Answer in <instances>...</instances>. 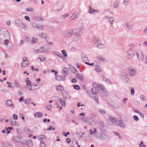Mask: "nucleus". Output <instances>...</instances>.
<instances>
[{
    "mask_svg": "<svg viewBox=\"0 0 147 147\" xmlns=\"http://www.w3.org/2000/svg\"><path fill=\"white\" fill-rule=\"evenodd\" d=\"M24 18L28 22H30V17L28 16H25L24 17Z\"/></svg>",
    "mask_w": 147,
    "mask_h": 147,
    "instance_id": "58",
    "label": "nucleus"
},
{
    "mask_svg": "<svg viewBox=\"0 0 147 147\" xmlns=\"http://www.w3.org/2000/svg\"><path fill=\"white\" fill-rule=\"evenodd\" d=\"M62 94L65 100H70L69 95V94L66 92L64 91L63 92Z\"/></svg>",
    "mask_w": 147,
    "mask_h": 147,
    "instance_id": "12",
    "label": "nucleus"
},
{
    "mask_svg": "<svg viewBox=\"0 0 147 147\" xmlns=\"http://www.w3.org/2000/svg\"><path fill=\"white\" fill-rule=\"evenodd\" d=\"M39 50L40 51H42L41 52L42 53H45L46 51V50H45L44 49V48L43 47H41L39 48Z\"/></svg>",
    "mask_w": 147,
    "mask_h": 147,
    "instance_id": "50",
    "label": "nucleus"
},
{
    "mask_svg": "<svg viewBox=\"0 0 147 147\" xmlns=\"http://www.w3.org/2000/svg\"><path fill=\"white\" fill-rule=\"evenodd\" d=\"M60 98L58 96H55L53 97V100L55 101H57L59 100Z\"/></svg>",
    "mask_w": 147,
    "mask_h": 147,
    "instance_id": "51",
    "label": "nucleus"
},
{
    "mask_svg": "<svg viewBox=\"0 0 147 147\" xmlns=\"http://www.w3.org/2000/svg\"><path fill=\"white\" fill-rule=\"evenodd\" d=\"M91 93L92 94L90 95V96L91 97L94 98L97 103H98V99L96 94L97 93H93L92 92Z\"/></svg>",
    "mask_w": 147,
    "mask_h": 147,
    "instance_id": "15",
    "label": "nucleus"
},
{
    "mask_svg": "<svg viewBox=\"0 0 147 147\" xmlns=\"http://www.w3.org/2000/svg\"><path fill=\"white\" fill-rule=\"evenodd\" d=\"M37 41V39L35 38H33V39L31 41L30 43L31 44H32L34 43H36Z\"/></svg>",
    "mask_w": 147,
    "mask_h": 147,
    "instance_id": "41",
    "label": "nucleus"
},
{
    "mask_svg": "<svg viewBox=\"0 0 147 147\" xmlns=\"http://www.w3.org/2000/svg\"><path fill=\"white\" fill-rule=\"evenodd\" d=\"M119 123L120 126L123 127H124V125L123 122L121 121H119Z\"/></svg>",
    "mask_w": 147,
    "mask_h": 147,
    "instance_id": "52",
    "label": "nucleus"
},
{
    "mask_svg": "<svg viewBox=\"0 0 147 147\" xmlns=\"http://www.w3.org/2000/svg\"><path fill=\"white\" fill-rule=\"evenodd\" d=\"M38 36L40 38H44L45 37L46 35L45 34H44L42 33H40L38 34Z\"/></svg>",
    "mask_w": 147,
    "mask_h": 147,
    "instance_id": "38",
    "label": "nucleus"
},
{
    "mask_svg": "<svg viewBox=\"0 0 147 147\" xmlns=\"http://www.w3.org/2000/svg\"><path fill=\"white\" fill-rule=\"evenodd\" d=\"M68 71L67 68L65 67L63 69V74H66L68 73Z\"/></svg>",
    "mask_w": 147,
    "mask_h": 147,
    "instance_id": "36",
    "label": "nucleus"
},
{
    "mask_svg": "<svg viewBox=\"0 0 147 147\" xmlns=\"http://www.w3.org/2000/svg\"><path fill=\"white\" fill-rule=\"evenodd\" d=\"M73 30V29H71L65 31L63 33V36L66 37H71L74 34Z\"/></svg>",
    "mask_w": 147,
    "mask_h": 147,
    "instance_id": "5",
    "label": "nucleus"
},
{
    "mask_svg": "<svg viewBox=\"0 0 147 147\" xmlns=\"http://www.w3.org/2000/svg\"><path fill=\"white\" fill-rule=\"evenodd\" d=\"M2 146V147H12L11 144L7 142H3Z\"/></svg>",
    "mask_w": 147,
    "mask_h": 147,
    "instance_id": "18",
    "label": "nucleus"
},
{
    "mask_svg": "<svg viewBox=\"0 0 147 147\" xmlns=\"http://www.w3.org/2000/svg\"><path fill=\"white\" fill-rule=\"evenodd\" d=\"M118 2L117 1H115L114 2V4L113 5V7L114 8H116L117 7Z\"/></svg>",
    "mask_w": 147,
    "mask_h": 147,
    "instance_id": "55",
    "label": "nucleus"
},
{
    "mask_svg": "<svg viewBox=\"0 0 147 147\" xmlns=\"http://www.w3.org/2000/svg\"><path fill=\"white\" fill-rule=\"evenodd\" d=\"M31 99L30 98H28L25 100L24 103L26 105H28L30 104L31 101Z\"/></svg>",
    "mask_w": 147,
    "mask_h": 147,
    "instance_id": "34",
    "label": "nucleus"
},
{
    "mask_svg": "<svg viewBox=\"0 0 147 147\" xmlns=\"http://www.w3.org/2000/svg\"><path fill=\"white\" fill-rule=\"evenodd\" d=\"M86 119H87V123H86L91 124L92 121L91 120L92 118L91 117H86Z\"/></svg>",
    "mask_w": 147,
    "mask_h": 147,
    "instance_id": "35",
    "label": "nucleus"
},
{
    "mask_svg": "<svg viewBox=\"0 0 147 147\" xmlns=\"http://www.w3.org/2000/svg\"><path fill=\"white\" fill-rule=\"evenodd\" d=\"M140 98L144 102H146V98L143 95H142L140 96Z\"/></svg>",
    "mask_w": 147,
    "mask_h": 147,
    "instance_id": "42",
    "label": "nucleus"
},
{
    "mask_svg": "<svg viewBox=\"0 0 147 147\" xmlns=\"http://www.w3.org/2000/svg\"><path fill=\"white\" fill-rule=\"evenodd\" d=\"M80 39V36L79 34L77 32H75L74 35L71 38L72 41H77Z\"/></svg>",
    "mask_w": 147,
    "mask_h": 147,
    "instance_id": "9",
    "label": "nucleus"
},
{
    "mask_svg": "<svg viewBox=\"0 0 147 147\" xmlns=\"http://www.w3.org/2000/svg\"><path fill=\"white\" fill-rule=\"evenodd\" d=\"M45 137H46V136L45 135H40L39 136H38V140H39L41 141V140H43V139H44L45 138Z\"/></svg>",
    "mask_w": 147,
    "mask_h": 147,
    "instance_id": "27",
    "label": "nucleus"
},
{
    "mask_svg": "<svg viewBox=\"0 0 147 147\" xmlns=\"http://www.w3.org/2000/svg\"><path fill=\"white\" fill-rule=\"evenodd\" d=\"M100 63L98 61H96L95 62V67H100Z\"/></svg>",
    "mask_w": 147,
    "mask_h": 147,
    "instance_id": "44",
    "label": "nucleus"
},
{
    "mask_svg": "<svg viewBox=\"0 0 147 147\" xmlns=\"http://www.w3.org/2000/svg\"><path fill=\"white\" fill-rule=\"evenodd\" d=\"M125 26L129 30L132 29L133 28V26L132 24H130L128 23L125 25Z\"/></svg>",
    "mask_w": 147,
    "mask_h": 147,
    "instance_id": "33",
    "label": "nucleus"
},
{
    "mask_svg": "<svg viewBox=\"0 0 147 147\" xmlns=\"http://www.w3.org/2000/svg\"><path fill=\"white\" fill-rule=\"evenodd\" d=\"M24 132L27 134H29L31 133V131L28 128H26L24 129Z\"/></svg>",
    "mask_w": 147,
    "mask_h": 147,
    "instance_id": "37",
    "label": "nucleus"
},
{
    "mask_svg": "<svg viewBox=\"0 0 147 147\" xmlns=\"http://www.w3.org/2000/svg\"><path fill=\"white\" fill-rule=\"evenodd\" d=\"M65 76H57L55 79L56 80L58 81H64L65 80Z\"/></svg>",
    "mask_w": 147,
    "mask_h": 147,
    "instance_id": "16",
    "label": "nucleus"
},
{
    "mask_svg": "<svg viewBox=\"0 0 147 147\" xmlns=\"http://www.w3.org/2000/svg\"><path fill=\"white\" fill-rule=\"evenodd\" d=\"M25 81L27 84V88L29 90H34L37 89L33 86V84L31 83V81L29 80L28 78H26Z\"/></svg>",
    "mask_w": 147,
    "mask_h": 147,
    "instance_id": "3",
    "label": "nucleus"
},
{
    "mask_svg": "<svg viewBox=\"0 0 147 147\" xmlns=\"http://www.w3.org/2000/svg\"><path fill=\"white\" fill-rule=\"evenodd\" d=\"M93 43L97 45V47L99 49H102L105 48L104 45L102 44L98 38H95L92 40Z\"/></svg>",
    "mask_w": 147,
    "mask_h": 147,
    "instance_id": "1",
    "label": "nucleus"
},
{
    "mask_svg": "<svg viewBox=\"0 0 147 147\" xmlns=\"http://www.w3.org/2000/svg\"><path fill=\"white\" fill-rule=\"evenodd\" d=\"M40 146L41 147H45V145L44 142L43 141H41L40 143Z\"/></svg>",
    "mask_w": 147,
    "mask_h": 147,
    "instance_id": "47",
    "label": "nucleus"
},
{
    "mask_svg": "<svg viewBox=\"0 0 147 147\" xmlns=\"http://www.w3.org/2000/svg\"><path fill=\"white\" fill-rule=\"evenodd\" d=\"M99 136H96V138H100L101 136H105V134H100V133H99Z\"/></svg>",
    "mask_w": 147,
    "mask_h": 147,
    "instance_id": "53",
    "label": "nucleus"
},
{
    "mask_svg": "<svg viewBox=\"0 0 147 147\" xmlns=\"http://www.w3.org/2000/svg\"><path fill=\"white\" fill-rule=\"evenodd\" d=\"M36 20L38 21H42L43 20V19L39 17H37L36 18Z\"/></svg>",
    "mask_w": 147,
    "mask_h": 147,
    "instance_id": "60",
    "label": "nucleus"
},
{
    "mask_svg": "<svg viewBox=\"0 0 147 147\" xmlns=\"http://www.w3.org/2000/svg\"><path fill=\"white\" fill-rule=\"evenodd\" d=\"M99 112L102 114H104L106 113V111L105 110L103 109H100L99 110Z\"/></svg>",
    "mask_w": 147,
    "mask_h": 147,
    "instance_id": "43",
    "label": "nucleus"
},
{
    "mask_svg": "<svg viewBox=\"0 0 147 147\" xmlns=\"http://www.w3.org/2000/svg\"><path fill=\"white\" fill-rule=\"evenodd\" d=\"M71 71L72 72L76 75H78V71L74 67Z\"/></svg>",
    "mask_w": 147,
    "mask_h": 147,
    "instance_id": "32",
    "label": "nucleus"
},
{
    "mask_svg": "<svg viewBox=\"0 0 147 147\" xmlns=\"http://www.w3.org/2000/svg\"><path fill=\"white\" fill-rule=\"evenodd\" d=\"M14 85L17 87H20V86L19 85V84L16 81H15L14 83Z\"/></svg>",
    "mask_w": 147,
    "mask_h": 147,
    "instance_id": "59",
    "label": "nucleus"
},
{
    "mask_svg": "<svg viewBox=\"0 0 147 147\" xmlns=\"http://www.w3.org/2000/svg\"><path fill=\"white\" fill-rule=\"evenodd\" d=\"M95 71L98 72H100L101 71V69L100 67H95Z\"/></svg>",
    "mask_w": 147,
    "mask_h": 147,
    "instance_id": "45",
    "label": "nucleus"
},
{
    "mask_svg": "<svg viewBox=\"0 0 147 147\" xmlns=\"http://www.w3.org/2000/svg\"><path fill=\"white\" fill-rule=\"evenodd\" d=\"M113 133L115 136H118L119 139H121L122 138V137L119 135V134L118 133L115 132V131H113Z\"/></svg>",
    "mask_w": 147,
    "mask_h": 147,
    "instance_id": "39",
    "label": "nucleus"
},
{
    "mask_svg": "<svg viewBox=\"0 0 147 147\" xmlns=\"http://www.w3.org/2000/svg\"><path fill=\"white\" fill-rule=\"evenodd\" d=\"M77 75V76H76V77L78 79L81 81H82L84 80V78L83 75L82 74H78Z\"/></svg>",
    "mask_w": 147,
    "mask_h": 147,
    "instance_id": "21",
    "label": "nucleus"
},
{
    "mask_svg": "<svg viewBox=\"0 0 147 147\" xmlns=\"http://www.w3.org/2000/svg\"><path fill=\"white\" fill-rule=\"evenodd\" d=\"M26 10L27 11L30 12H32L34 11L33 9L31 8H27L26 9Z\"/></svg>",
    "mask_w": 147,
    "mask_h": 147,
    "instance_id": "63",
    "label": "nucleus"
},
{
    "mask_svg": "<svg viewBox=\"0 0 147 147\" xmlns=\"http://www.w3.org/2000/svg\"><path fill=\"white\" fill-rule=\"evenodd\" d=\"M61 52L63 55L65 57H66L67 56V54L66 51L64 50H62Z\"/></svg>",
    "mask_w": 147,
    "mask_h": 147,
    "instance_id": "46",
    "label": "nucleus"
},
{
    "mask_svg": "<svg viewBox=\"0 0 147 147\" xmlns=\"http://www.w3.org/2000/svg\"><path fill=\"white\" fill-rule=\"evenodd\" d=\"M129 0H124V3L125 5H127L129 3Z\"/></svg>",
    "mask_w": 147,
    "mask_h": 147,
    "instance_id": "62",
    "label": "nucleus"
},
{
    "mask_svg": "<svg viewBox=\"0 0 147 147\" xmlns=\"http://www.w3.org/2000/svg\"><path fill=\"white\" fill-rule=\"evenodd\" d=\"M97 131V129L95 128H93V131H92V129H90V135H92L93 134H96V132Z\"/></svg>",
    "mask_w": 147,
    "mask_h": 147,
    "instance_id": "31",
    "label": "nucleus"
},
{
    "mask_svg": "<svg viewBox=\"0 0 147 147\" xmlns=\"http://www.w3.org/2000/svg\"><path fill=\"white\" fill-rule=\"evenodd\" d=\"M82 60L86 62V61L88 60V57H87L86 55H82Z\"/></svg>",
    "mask_w": 147,
    "mask_h": 147,
    "instance_id": "30",
    "label": "nucleus"
},
{
    "mask_svg": "<svg viewBox=\"0 0 147 147\" xmlns=\"http://www.w3.org/2000/svg\"><path fill=\"white\" fill-rule=\"evenodd\" d=\"M139 146L140 147H146L145 145L143 144L142 141L140 142Z\"/></svg>",
    "mask_w": 147,
    "mask_h": 147,
    "instance_id": "64",
    "label": "nucleus"
},
{
    "mask_svg": "<svg viewBox=\"0 0 147 147\" xmlns=\"http://www.w3.org/2000/svg\"><path fill=\"white\" fill-rule=\"evenodd\" d=\"M6 105L8 107H13V105H12V102L11 99H8L6 101Z\"/></svg>",
    "mask_w": 147,
    "mask_h": 147,
    "instance_id": "20",
    "label": "nucleus"
},
{
    "mask_svg": "<svg viewBox=\"0 0 147 147\" xmlns=\"http://www.w3.org/2000/svg\"><path fill=\"white\" fill-rule=\"evenodd\" d=\"M73 144H76L77 145H78V142H77L76 141V138H74L73 140Z\"/></svg>",
    "mask_w": 147,
    "mask_h": 147,
    "instance_id": "61",
    "label": "nucleus"
},
{
    "mask_svg": "<svg viewBox=\"0 0 147 147\" xmlns=\"http://www.w3.org/2000/svg\"><path fill=\"white\" fill-rule=\"evenodd\" d=\"M101 85L98 84L97 85L96 83H95L93 84V88L92 89V92L93 93H97L99 92V89H98V87H100Z\"/></svg>",
    "mask_w": 147,
    "mask_h": 147,
    "instance_id": "8",
    "label": "nucleus"
},
{
    "mask_svg": "<svg viewBox=\"0 0 147 147\" xmlns=\"http://www.w3.org/2000/svg\"><path fill=\"white\" fill-rule=\"evenodd\" d=\"M56 89L58 91L63 90H64L63 87L60 85H57L55 86Z\"/></svg>",
    "mask_w": 147,
    "mask_h": 147,
    "instance_id": "22",
    "label": "nucleus"
},
{
    "mask_svg": "<svg viewBox=\"0 0 147 147\" xmlns=\"http://www.w3.org/2000/svg\"><path fill=\"white\" fill-rule=\"evenodd\" d=\"M74 88L78 90L80 89V87L78 85H75L74 86Z\"/></svg>",
    "mask_w": 147,
    "mask_h": 147,
    "instance_id": "56",
    "label": "nucleus"
},
{
    "mask_svg": "<svg viewBox=\"0 0 147 147\" xmlns=\"http://www.w3.org/2000/svg\"><path fill=\"white\" fill-rule=\"evenodd\" d=\"M97 58L100 61L102 62H105L106 61V59L102 57L98 56L97 57Z\"/></svg>",
    "mask_w": 147,
    "mask_h": 147,
    "instance_id": "25",
    "label": "nucleus"
},
{
    "mask_svg": "<svg viewBox=\"0 0 147 147\" xmlns=\"http://www.w3.org/2000/svg\"><path fill=\"white\" fill-rule=\"evenodd\" d=\"M59 101L61 105L62 106L65 107L66 106L65 102L63 99H60Z\"/></svg>",
    "mask_w": 147,
    "mask_h": 147,
    "instance_id": "23",
    "label": "nucleus"
},
{
    "mask_svg": "<svg viewBox=\"0 0 147 147\" xmlns=\"http://www.w3.org/2000/svg\"><path fill=\"white\" fill-rule=\"evenodd\" d=\"M136 55L139 60L142 61L144 59V55L142 51H138L136 53Z\"/></svg>",
    "mask_w": 147,
    "mask_h": 147,
    "instance_id": "10",
    "label": "nucleus"
},
{
    "mask_svg": "<svg viewBox=\"0 0 147 147\" xmlns=\"http://www.w3.org/2000/svg\"><path fill=\"white\" fill-rule=\"evenodd\" d=\"M104 86L102 85H101L100 87H98V89H99L98 92L102 96H106L108 95V93L106 90L104 89Z\"/></svg>",
    "mask_w": 147,
    "mask_h": 147,
    "instance_id": "6",
    "label": "nucleus"
},
{
    "mask_svg": "<svg viewBox=\"0 0 147 147\" xmlns=\"http://www.w3.org/2000/svg\"><path fill=\"white\" fill-rule=\"evenodd\" d=\"M7 36H9L10 38V34L7 30L4 29H0V41L1 39H2Z\"/></svg>",
    "mask_w": 147,
    "mask_h": 147,
    "instance_id": "2",
    "label": "nucleus"
},
{
    "mask_svg": "<svg viewBox=\"0 0 147 147\" xmlns=\"http://www.w3.org/2000/svg\"><path fill=\"white\" fill-rule=\"evenodd\" d=\"M89 10L90 13L93 14H94L95 13L99 12V11L98 10H95L91 7H89Z\"/></svg>",
    "mask_w": 147,
    "mask_h": 147,
    "instance_id": "17",
    "label": "nucleus"
},
{
    "mask_svg": "<svg viewBox=\"0 0 147 147\" xmlns=\"http://www.w3.org/2000/svg\"><path fill=\"white\" fill-rule=\"evenodd\" d=\"M11 124L13 126H15L16 125L17 122L13 120H11L10 121Z\"/></svg>",
    "mask_w": 147,
    "mask_h": 147,
    "instance_id": "48",
    "label": "nucleus"
},
{
    "mask_svg": "<svg viewBox=\"0 0 147 147\" xmlns=\"http://www.w3.org/2000/svg\"><path fill=\"white\" fill-rule=\"evenodd\" d=\"M128 73L129 76L131 77H135L136 76V69L131 67H129L128 68Z\"/></svg>",
    "mask_w": 147,
    "mask_h": 147,
    "instance_id": "7",
    "label": "nucleus"
},
{
    "mask_svg": "<svg viewBox=\"0 0 147 147\" xmlns=\"http://www.w3.org/2000/svg\"><path fill=\"white\" fill-rule=\"evenodd\" d=\"M78 17V15L76 13H73L71 16L70 17L69 20H72Z\"/></svg>",
    "mask_w": 147,
    "mask_h": 147,
    "instance_id": "26",
    "label": "nucleus"
},
{
    "mask_svg": "<svg viewBox=\"0 0 147 147\" xmlns=\"http://www.w3.org/2000/svg\"><path fill=\"white\" fill-rule=\"evenodd\" d=\"M114 20V18L113 17H110L109 18V21L111 24V25H112L113 22Z\"/></svg>",
    "mask_w": 147,
    "mask_h": 147,
    "instance_id": "40",
    "label": "nucleus"
},
{
    "mask_svg": "<svg viewBox=\"0 0 147 147\" xmlns=\"http://www.w3.org/2000/svg\"><path fill=\"white\" fill-rule=\"evenodd\" d=\"M26 145L28 147H32L33 144V143L32 141L31 140L27 141L26 143Z\"/></svg>",
    "mask_w": 147,
    "mask_h": 147,
    "instance_id": "19",
    "label": "nucleus"
},
{
    "mask_svg": "<svg viewBox=\"0 0 147 147\" xmlns=\"http://www.w3.org/2000/svg\"><path fill=\"white\" fill-rule=\"evenodd\" d=\"M135 55V53L131 51H129L127 53V57L128 58L131 59L133 58Z\"/></svg>",
    "mask_w": 147,
    "mask_h": 147,
    "instance_id": "13",
    "label": "nucleus"
},
{
    "mask_svg": "<svg viewBox=\"0 0 147 147\" xmlns=\"http://www.w3.org/2000/svg\"><path fill=\"white\" fill-rule=\"evenodd\" d=\"M134 88H132L131 89V95L132 96H133L134 93Z\"/></svg>",
    "mask_w": 147,
    "mask_h": 147,
    "instance_id": "54",
    "label": "nucleus"
},
{
    "mask_svg": "<svg viewBox=\"0 0 147 147\" xmlns=\"http://www.w3.org/2000/svg\"><path fill=\"white\" fill-rule=\"evenodd\" d=\"M103 81L106 82L107 83L109 84H112V82L108 79L106 78H103L102 79Z\"/></svg>",
    "mask_w": 147,
    "mask_h": 147,
    "instance_id": "24",
    "label": "nucleus"
},
{
    "mask_svg": "<svg viewBox=\"0 0 147 147\" xmlns=\"http://www.w3.org/2000/svg\"><path fill=\"white\" fill-rule=\"evenodd\" d=\"M133 119L136 121H138L139 120L138 117L136 115H134L133 117Z\"/></svg>",
    "mask_w": 147,
    "mask_h": 147,
    "instance_id": "57",
    "label": "nucleus"
},
{
    "mask_svg": "<svg viewBox=\"0 0 147 147\" xmlns=\"http://www.w3.org/2000/svg\"><path fill=\"white\" fill-rule=\"evenodd\" d=\"M121 78L123 82L125 84H128L130 83V80L127 73L125 72L122 73L121 75Z\"/></svg>",
    "mask_w": 147,
    "mask_h": 147,
    "instance_id": "4",
    "label": "nucleus"
},
{
    "mask_svg": "<svg viewBox=\"0 0 147 147\" xmlns=\"http://www.w3.org/2000/svg\"><path fill=\"white\" fill-rule=\"evenodd\" d=\"M109 119L111 121L115 124L117 125L119 124V121L116 118H113L112 116H109Z\"/></svg>",
    "mask_w": 147,
    "mask_h": 147,
    "instance_id": "11",
    "label": "nucleus"
},
{
    "mask_svg": "<svg viewBox=\"0 0 147 147\" xmlns=\"http://www.w3.org/2000/svg\"><path fill=\"white\" fill-rule=\"evenodd\" d=\"M29 62L28 61L23 62L22 63V66L23 67H26L27 66L29 65Z\"/></svg>",
    "mask_w": 147,
    "mask_h": 147,
    "instance_id": "29",
    "label": "nucleus"
},
{
    "mask_svg": "<svg viewBox=\"0 0 147 147\" xmlns=\"http://www.w3.org/2000/svg\"><path fill=\"white\" fill-rule=\"evenodd\" d=\"M9 42V40L7 39H5L3 42V44L6 46H7Z\"/></svg>",
    "mask_w": 147,
    "mask_h": 147,
    "instance_id": "49",
    "label": "nucleus"
},
{
    "mask_svg": "<svg viewBox=\"0 0 147 147\" xmlns=\"http://www.w3.org/2000/svg\"><path fill=\"white\" fill-rule=\"evenodd\" d=\"M15 22L20 27L23 28H24V27H25V24H23L21 21L19 20H16Z\"/></svg>",
    "mask_w": 147,
    "mask_h": 147,
    "instance_id": "14",
    "label": "nucleus"
},
{
    "mask_svg": "<svg viewBox=\"0 0 147 147\" xmlns=\"http://www.w3.org/2000/svg\"><path fill=\"white\" fill-rule=\"evenodd\" d=\"M42 114L40 112H37L34 114V116L36 117H42Z\"/></svg>",
    "mask_w": 147,
    "mask_h": 147,
    "instance_id": "28",
    "label": "nucleus"
}]
</instances>
